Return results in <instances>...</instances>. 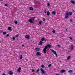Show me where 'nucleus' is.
Wrapping results in <instances>:
<instances>
[{
	"mask_svg": "<svg viewBox=\"0 0 75 75\" xmlns=\"http://www.w3.org/2000/svg\"><path fill=\"white\" fill-rule=\"evenodd\" d=\"M34 18H35V17H33V19H32V20H34Z\"/></svg>",
	"mask_w": 75,
	"mask_h": 75,
	"instance_id": "nucleus-44",
	"label": "nucleus"
},
{
	"mask_svg": "<svg viewBox=\"0 0 75 75\" xmlns=\"http://www.w3.org/2000/svg\"><path fill=\"white\" fill-rule=\"evenodd\" d=\"M43 21H45V18H43Z\"/></svg>",
	"mask_w": 75,
	"mask_h": 75,
	"instance_id": "nucleus-33",
	"label": "nucleus"
},
{
	"mask_svg": "<svg viewBox=\"0 0 75 75\" xmlns=\"http://www.w3.org/2000/svg\"><path fill=\"white\" fill-rule=\"evenodd\" d=\"M35 71H34V69H32V72H34Z\"/></svg>",
	"mask_w": 75,
	"mask_h": 75,
	"instance_id": "nucleus-35",
	"label": "nucleus"
},
{
	"mask_svg": "<svg viewBox=\"0 0 75 75\" xmlns=\"http://www.w3.org/2000/svg\"><path fill=\"white\" fill-rule=\"evenodd\" d=\"M50 14V12L49 11H48L47 12V16H49Z\"/></svg>",
	"mask_w": 75,
	"mask_h": 75,
	"instance_id": "nucleus-24",
	"label": "nucleus"
},
{
	"mask_svg": "<svg viewBox=\"0 0 75 75\" xmlns=\"http://www.w3.org/2000/svg\"><path fill=\"white\" fill-rule=\"evenodd\" d=\"M29 10H30L33 11V7H30L29 8Z\"/></svg>",
	"mask_w": 75,
	"mask_h": 75,
	"instance_id": "nucleus-16",
	"label": "nucleus"
},
{
	"mask_svg": "<svg viewBox=\"0 0 75 75\" xmlns=\"http://www.w3.org/2000/svg\"><path fill=\"white\" fill-rule=\"evenodd\" d=\"M8 36H9V35L8 34H7L6 35V37H8Z\"/></svg>",
	"mask_w": 75,
	"mask_h": 75,
	"instance_id": "nucleus-39",
	"label": "nucleus"
},
{
	"mask_svg": "<svg viewBox=\"0 0 75 75\" xmlns=\"http://www.w3.org/2000/svg\"><path fill=\"white\" fill-rule=\"evenodd\" d=\"M28 21L30 23H33V20H32V18H30V19Z\"/></svg>",
	"mask_w": 75,
	"mask_h": 75,
	"instance_id": "nucleus-7",
	"label": "nucleus"
},
{
	"mask_svg": "<svg viewBox=\"0 0 75 75\" xmlns=\"http://www.w3.org/2000/svg\"><path fill=\"white\" fill-rule=\"evenodd\" d=\"M8 74L10 75H12L13 74V72L11 71H10L8 73Z\"/></svg>",
	"mask_w": 75,
	"mask_h": 75,
	"instance_id": "nucleus-13",
	"label": "nucleus"
},
{
	"mask_svg": "<svg viewBox=\"0 0 75 75\" xmlns=\"http://www.w3.org/2000/svg\"><path fill=\"white\" fill-rule=\"evenodd\" d=\"M13 40H15V38H14V37H13Z\"/></svg>",
	"mask_w": 75,
	"mask_h": 75,
	"instance_id": "nucleus-36",
	"label": "nucleus"
},
{
	"mask_svg": "<svg viewBox=\"0 0 75 75\" xmlns=\"http://www.w3.org/2000/svg\"><path fill=\"white\" fill-rule=\"evenodd\" d=\"M22 58H23V56L22 55H21V57H20V59H22Z\"/></svg>",
	"mask_w": 75,
	"mask_h": 75,
	"instance_id": "nucleus-27",
	"label": "nucleus"
},
{
	"mask_svg": "<svg viewBox=\"0 0 75 75\" xmlns=\"http://www.w3.org/2000/svg\"><path fill=\"white\" fill-rule=\"evenodd\" d=\"M40 49L39 48H36L35 49V50L36 51H40Z\"/></svg>",
	"mask_w": 75,
	"mask_h": 75,
	"instance_id": "nucleus-10",
	"label": "nucleus"
},
{
	"mask_svg": "<svg viewBox=\"0 0 75 75\" xmlns=\"http://www.w3.org/2000/svg\"><path fill=\"white\" fill-rule=\"evenodd\" d=\"M50 51H51L52 52H53L54 54L55 55L56 57H58V55L57 54V53H56V52H55V51H54L52 49H50Z\"/></svg>",
	"mask_w": 75,
	"mask_h": 75,
	"instance_id": "nucleus-1",
	"label": "nucleus"
},
{
	"mask_svg": "<svg viewBox=\"0 0 75 75\" xmlns=\"http://www.w3.org/2000/svg\"><path fill=\"white\" fill-rule=\"evenodd\" d=\"M70 21L71 22H72V19H70Z\"/></svg>",
	"mask_w": 75,
	"mask_h": 75,
	"instance_id": "nucleus-41",
	"label": "nucleus"
},
{
	"mask_svg": "<svg viewBox=\"0 0 75 75\" xmlns=\"http://www.w3.org/2000/svg\"><path fill=\"white\" fill-rule=\"evenodd\" d=\"M40 71L42 73V74H43V75H45V72L43 70V69H42L41 68L40 69Z\"/></svg>",
	"mask_w": 75,
	"mask_h": 75,
	"instance_id": "nucleus-4",
	"label": "nucleus"
},
{
	"mask_svg": "<svg viewBox=\"0 0 75 75\" xmlns=\"http://www.w3.org/2000/svg\"><path fill=\"white\" fill-rule=\"evenodd\" d=\"M48 67H51V64H49Z\"/></svg>",
	"mask_w": 75,
	"mask_h": 75,
	"instance_id": "nucleus-32",
	"label": "nucleus"
},
{
	"mask_svg": "<svg viewBox=\"0 0 75 75\" xmlns=\"http://www.w3.org/2000/svg\"><path fill=\"white\" fill-rule=\"evenodd\" d=\"M22 47H24V45H22Z\"/></svg>",
	"mask_w": 75,
	"mask_h": 75,
	"instance_id": "nucleus-45",
	"label": "nucleus"
},
{
	"mask_svg": "<svg viewBox=\"0 0 75 75\" xmlns=\"http://www.w3.org/2000/svg\"><path fill=\"white\" fill-rule=\"evenodd\" d=\"M52 14L53 15H54V16H55V14H56V12L55 11H53L52 12Z\"/></svg>",
	"mask_w": 75,
	"mask_h": 75,
	"instance_id": "nucleus-11",
	"label": "nucleus"
},
{
	"mask_svg": "<svg viewBox=\"0 0 75 75\" xmlns=\"http://www.w3.org/2000/svg\"><path fill=\"white\" fill-rule=\"evenodd\" d=\"M71 58V56H68L67 58V60H69V58Z\"/></svg>",
	"mask_w": 75,
	"mask_h": 75,
	"instance_id": "nucleus-23",
	"label": "nucleus"
},
{
	"mask_svg": "<svg viewBox=\"0 0 75 75\" xmlns=\"http://www.w3.org/2000/svg\"><path fill=\"white\" fill-rule=\"evenodd\" d=\"M47 6H50V4L49 3L47 4Z\"/></svg>",
	"mask_w": 75,
	"mask_h": 75,
	"instance_id": "nucleus-37",
	"label": "nucleus"
},
{
	"mask_svg": "<svg viewBox=\"0 0 75 75\" xmlns=\"http://www.w3.org/2000/svg\"><path fill=\"white\" fill-rule=\"evenodd\" d=\"M36 55L37 56H41V53L40 52H38L36 53Z\"/></svg>",
	"mask_w": 75,
	"mask_h": 75,
	"instance_id": "nucleus-5",
	"label": "nucleus"
},
{
	"mask_svg": "<svg viewBox=\"0 0 75 75\" xmlns=\"http://www.w3.org/2000/svg\"><path fill=\"white\" fill-rule=\"evenodd\" d=\"M45 48H44L43 50V52H44V53H46V50L47 49H48V47L47 46H45Z\"/></svg>",
	"mask_w": 75,
	"mask_h": 75,
	"instance_id": "nucleus-2",
	"label": "nucleus"
},
{
	"mask_svg": "<svg viewBox=\"0 0 75 75\" xmlns=\"http://www.w3.org/2000/svg\"><path fill=\"white\" fill-rule=\"evenodd\" d=\"M47 47H49V48H51V45L49 44H47Z\"/></svg>",
	"mask_w": 75,
	"mask_h": 75,
	"instance_id": "nucleus-15",
	"label": "nucleus"
},
{
	"mask_svg": "<svg viewBox=\"0 0 75 75\" xmlns=\"http://www.w3.org/2000/svg\"><path fill=\"white\" fill-rule=\"evenodd\" d=\"M21 67L19 68L17 70V71H18V72H20V71H21Z\"/></svg>",
	"mask_w": 75,
	"mask_h": 75,
	"instance_id": "nucleus-14",
	"label": "nucleus"
},
{
	"mask_svg": "<svg viewBox=\"0 0 75 75\" xmlns=\"http://www.w3.org/2000/svg\"><path fill=\"white\" fill-rule=\"evenodd\" d=\"M11 27H9L8 28V30H11Z\"/></svg>",
	"mask_w": 75,
	"mask_h": 75,
	"instance_id": "nucleus-18",
	"label": "nucleus"
},
{
	"mask_svg": "<svg viewBox=\"0 0 75 75\" xmlns=\"http://www.w3.org/2000/svg\"><path fill=\"white\" fill-rule=\"evenodd\" d=\"M52 32L53 33H55V30H53L52 31Z\"/></svg>",
	"mask_w": 75,
	"mask_h": 75,
	"instance_id": "nucleus-34",
	"label": "nucleus"
},
{
	"mask_svg": "<svg viewBox=\"0 0 75 75\" xmlns=\"http://www.w3.org/2000/svg\"><path fill=\"white\" fill-rule=\"evenodd\" d=\"M30 36L29 35H25V38H26L27 39H29L30 38Z\"/></svg>",
	"mask_w": 75,
	"mask_h": 75,
	"instance_id": "nucleus-6",
	"label": "nucleus"
},
{
	"mask_svg": "<svg viewBox=\"0 0 75 75\" xmlns=\"http://www.w3.org/2000/svg\"><path fill=\"white\" fill-rule=\"evenodd\" d=\"M67 28H66V31H67Z\"/></svg>",
	"mask_w": 75,
	"mask_h": 75,
	"instance_id": "nucleus-46",
	"label": "nucleus"
},
{
	"mask_svg": "<svg viewBox=\"0 0 75 75\" xmlns=\"http://www.w3.org/2000/svg\"><path fill=\"white\" fill-rule=\"evenodd\" d=\"M70 3H72V4H75V2L74 1H72L71 0L70 1Z\"/></svg>",
	"mask_w": 75,
	"mask_h": 75,
	"instance_id": "nucleus-9",
	"label": "nucleus"
},
{
	"mask_svg": "<svg viewBox=\"0 0 75 75\" xmlns=\"http://www.w3.org/2000/svg\"><path fill=\"white\" fill-rule=\"evenodd\" d=\"M1 1H3V0H0Z\"/></svg>",
	"mask_w": 75,
	"mask_h": 75,
	"instance_id": "nucleus-47",
	"label": "nucleus"
},
{
	"mask_svg": "<svg viewBox=\"0 0 75 75\" xmlns=\"http://www.w3.org/2000/svg\"><path fill=\"white\" fill-rule=\"evenodd\" d=\"M17 40H18V38H17Z\"/></svg>",
	"mask_w": 75,
	"mask_h": 75,
	"instance_id": "nucleus-48",
	"label": "nucleus"
},
{
	"mask_svg": "<svg viewBox=\"0 0 75 75\" xmlns=\"http://www.w3.org/2000/svg\"><path fill=\"white\" fill-rule=\"evenodd\" d=\"M70 73H71L72 72V70H69L68 71Z\"/></svg>",
	"mask_w": 75,
	"mask_h": 75,
	"instance_id": "nucleus-28",
	"label": "nucleus"
},
{
	"mask_svg": "<svg viewBox=\"0 0 75 75\" xmlns=\"http://www.w3.org/2000/svg\"><path fill=\"white\" fill-rule=\"evenodd\" d=\"M70 48L71 50H73V48H74V45H71V46Z\"/></svg>",
	"mask_w": 75,
	"mask_h": 75,
	"instance_id": "nucleus-12",
	"label": "nucleus"
},
{
	"mask_svg": "<svg viewBox=\"0 0 75 75\" xmlns=\"http://www.w3.org/2000/svg\"><path fill=\"white\" fill-rule=\"evenodd\" d=\"M42 21H39V24H40V25H41V24H42Z\"/></svg>",
	"mask_w": 75,
	"mask_h": 75,
	"instance_id": "nucleus-19",
	"label": "nucleus"
},
{
	"mask_svg": "<svg viewBox=\"0 0 75 75\" xmlns=\"http://www.w3.org/2000/svg\"><path fill=\"white\" fill-rule=\"evenodd\" d=\"M3 33L4 35H5L6 34V32H4Z\"/></svg>",
	"mask_w": 75,
	"mask_h": 75,
	"instance_id": "nucleus-30",
	"label": "nucleus"
},
{
	"mask_svg": "<svg viewBox=\"0 0 75 75\" xmlns=\"http://www.w3.org/2000/svg\"><path fill=\"white\" fill-rule=\"evenodd\" d=\"M69 14V15L71 16L72 14V13L71 12H70Z\"/></svg>",
	"mask_w": 75,
	"mask_h": 75,
	"instance_id": "nucleus-22",
	"label": "nucleus"
},
{
	"mask_svg": "<svg viewBox=\"0 0 75 75\" xmlns=\"http://www.w3.org/2000/svg\"><path fill=\"white\" fill-rule=\"evenodd\" d=\"M39 71H40V69H38L36 71H35V73H37V72H39Z\"/></svg>",
	"mask_w": 75,
	"mask_h": 75,
	"instance_id": "nucleus-17",
	"label": "nucleus"
},
{
	"mask_svg": "<svg viewBox=\"0 0 75 75\" xmlns=\"http://www.w3.org/2000/svg\"><path fill=\"white\" fill-rule=\"evenodd\" d=\"M19 35H17L16 36V37H18Z\"/></svg>",
	"mask_w": 75,
	"mask_h": 75,
	"instance_id": "nucleus-40",
	"label": "nucleus"
},
{
	"mask_svg": "<svg viewBox=\"0 0 75 75\" xmlns=\"http://www.w3.org/2000/svg\"><path fill=\"white\" fill-rule=\"evenodd\" d=\"M41 67L43 68H45V66H44V65L43 64H42L41 65Z\"/></svg>",
	"mask_w": 75,
	"mask_h": 75,
	"instance_id": "nucleus-26",
	"label": "nucleus"
},
{
	"mask_svg": "<svg viewBox=\"0 0 75 75\" xmlns=\"http://www.w3.org/2000/svg\"><path fill=\"white\" fill-rule=\"evenodd\" d=\"M42 43H43V42L42 41H40L39 44H38L39 45H42Z\"/></svg>",
	"mask_w": 75,
	"mask_h": 75,
	"instance_id": "nucleus-8",
	"label": "nucleus"
},
{
	"mask_svg": "<svg viewBox=\"0 0 75 75\" xmlns=\"http://www.w3.org/2000/svg\"><path fill=\"white\" fill-rule=\"evenodd\" d=\"M65 18H69V13H67L65 15Z\"/></svg>",
	"mask_w": 75,
	"mask_h": 75,
	"instance_id": "nucleus-3",
	"label": "nucleus"
},
{
	"mask_svg": "<svg viewBox=\"0 0 75 75\" xmlns=\"http://www.w3.org/2000/svg\"><path fill=\"white\" fill-rule=\"evenodd\" d=\"M65 72V70H62L61 71V72Z\"/></svg>",
	"mask_w": 75,
	"mask_h": 75,
	"instance_id": "nucleus-20",
	"label": "nucleus"
},
{
	"mask_svg": "<svg viewBox=\"0 0 75 75\" xmlns=\"http://www.w3.org/2000/svg\"><path fill=\"white\" fill-rule=\"evenodd\" d=\"M57 46L58 47H60V45H58Z\"/></svg>",
	"mask_w": 75,
	"mask_h": 75,
	"instance_id": "nucleus-43",
	"label": "nucleus"
},
{
	"mask_svg": "<svg viewBox=\"0 0 75 75\" xmlns=\"http://www.w3.org/2000/svg\"><path fill=\"white\" fill-rule=\"evenodd\" d=\"M44 12L45 13H47V10H46V9H45L44 10Z\"/></svg>",
	"mask_w": 75,
	"mask_h": 75,
	"instance_id": "nucleus-29",
	"label": "nucleus"
},
{
	"mask_svg": "<svg viewBox=\"0 0 75 75\" xmlns=\"http://www.w3.org/2000/svg\"><path fill=\"white\" fill-rule=\"evenodd\" d=\"M69 38H70V40H72V38L71 37H69Z\"/></svg>",
	"mask_w": 75,
	"mask_h": 75,
	"instance_id": "nucleus-31",
	"label": "nucleus"
},
{
	"mask_svg": "<svg viewBox=\"0 0 75 75\" xmlns=\"http://www.w3.org/2000/svg\"><path fill=\"white\" fill-rule=\"evenodd\" d=\"M8 6V4H5V6Z\"/></svg>",
	"mask_w": 75,
	"mask_h": 75,
	"instance_id": "nucleus-38",
	"label": "nucleus"
},
{
	"mask_svg": "<svg viewBox=\"0 0 75 75\" xmlns=\"http://www.w3.org/2000/svg\"><path fill=\"white\" fill-rule=\"evenodd\" d=\"M14 23L16 24H18V22H17V21H14Z\"/></svg>",
	"mask_w": 75,
	"mask_h": 75,
	"instance_id": "nucleus-25",
	"label": "nucleus"
},
{
	"mask_svg": "<svg viewBox=\"0 0 75 75\" xmlns=\"http://www.w3.org/2000/svg\"><path fill=\"white\" fill-rule=\"evenodd\" d=\"M2 75H6V74L5 73H4L2 74Z\"/></svg>",
	"mask_w": 75,
	"mask_h": 75,
	"instance_id": "nucleus-42",
	"label": "nucleus"
},
{
	"mask_svg": "<svg viewBox=\"0 0 75 75\" xmlns=\"http://www.w3.org/2000/svg\"><path fill=\"white\" fill-rule=\"evenodd\" d=\"M44 40H45V39L44 38H42L41 39V41H44Z\"/></svg>",
	"mask_w": 75,
	"mask_h": 75,
	"instance_id": "nucleus-21",
	"label": "nucleus"
}]
</instances>
